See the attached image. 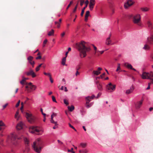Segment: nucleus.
<instances>
[{"mask_svg": "<svg viewBox=\"0 0 153 153\" xmlns=\"http://www.w3.org/2000/svg\"><path fill=\"white\" fill-rule=\"evenodd\" d=\"M33 57L31 56H30L27 58L29 63L32 65L33 68L34 67L35 64L34 62L33 61Z\"/></svg>", "mask_w": 153, "mask_h": 153, "instance_id": "nucleus-12", "label": "nucleus"}, {"mask_svg": "<svg viewBox=\"0 0 153 153\" xmlns=\"http://www.w3.org/2000/svg\"><path fill=\"white\" fill-rule=\"evenodd\" d=\"M69 126L71 128H72V129H73L74 128V127L72 126L70 123H69Z\"/></svg>", "mask_w": 153, "mask_h": 153, "instance_id": "nucleus-58", "label": "nucleus"}, {"mask_svg": "<svg viewBox=\"0 0 153 153\" xmlns=\"http://www.w3.org/2000/svg\"><path fill=\"white\" fill-rule=\"evenodd\" d=\"M21 104L22 105V106L21 108V109L22 110L23 108V103L22 102L21 103Z\"/></svg>", "mask_w": 153, "mask_h": 153, "instance_id": "nucleus-60", "label": "nucleus"}, {"mask_svg": "<svg viewBox=\"0 0 153 153\" xmlns=\"http://www.w3.org/2000/svg\"><path fill=\"white\" fill-rule=\"evenodd\" d=\"M19 111L18 110L16 111V112L15 114V117L16 118H18V116L19 115Z\"/></svg>", "mask_w": 153, "mask_h": 153, "instance_id": "nucleus-40", "label": "nucleus"}, {"mask_svg": "<svg viewBox=\"0 0 153 153\" xmlns=\"http://www.w3.org/2000/svg\"><path fill=\"white\" fill-rule=\"evenodd\" d=\"M120 66L117 67L116 71H118L119 70H120Z\"/></svg>", "mask_w": 153, "mask_h": 153, "instance_id": "nucleus-55", "label": "nucleus"}, {"mask_svg": "<svg viewBox=\"0 0 153 153\" xmlns=\"http://www.w3.org/2000/svg\"><path fill=\"white\" fill-rule=\"evenodd\" d=\"M43 142L40 138L37 139L33 143L32 146L34 150L37 153H40L42 148Z\"/></svg>", "mask_w": 153, "mask_h": 153, "instance_id": "nucleus-3", "label": "nucleus"}, {"mask_svg": "<svg viewBox=\"0 0 153 153\" xmlns=\"http://www.w3.org/2000/svg\"><path fill=\"white\" fill-rule=\"evenodd\" d=\"M143 100H141L140 101L137 102L135 104V106L137 109H139L142 104Z\"/></svg>", "mask_w": 153, "mask_h": 153, "instance_id": "nucleus-13", "label": "nucleus"}, {"mask_svg": "<svg viewBox=\"0 0 153 153\" xmlns=\"http://www.w3.org/2000/svg\"><path fill=\"white\" fill-rule=\"evenodd\" d=\"M52 100L53 101L56 102V100L55 97L54 96H52Z\"/></svg>", "mask_w": 153, "mask_h": 153, "instance_id": "nucleus-44", "label": "nucleus"}, {"mask_svg": "<svg viewBox=\"0 0 153 153\" xmlns=\"http://www.w3.org/2000/svg\"><path fill=\"white\" fill-rule=\"evenodd\" d=\"M80 145L83 147V148H85L86 146V143H82L80 144Z\"/></svg>", "mask_w": 153, "mask_h": 153, "instance_id": "nucleus-41", "label": "nucleus"}, {"mask_svg": "<svg viewBox=\"0 0 153 153\" xmlns=\"http://www.w3.org/2000/svg\"><path fill=\"white\" fill-rule=\"evenodd\" d=\"M80 153H87L88 151L86 150H79V151Z\"/></svg>", "mask_w": 153, "mask_h": 153, "instance_id": "nucleus-34", "label": "nucleus"}, {"mask_svg": "<svg viewBox=\"0 0 153 153\" xmlns=\"http://www.w3.org/2000/svg\"><path fill=\"white\" fill-rule=\"evenodd\" d=\"M54 30L53 29H52L51 30L48 32V35L49 36H51L53 35L54 34Z\"/></svg>", "mask_w": 153, "mask_h": 153, "instance_id": "nucleus-28", "label": "nucleus"}, {"mask_svg": "<svg viewBox=\"0 0 153 153\" xmlns=\"http://www.w3.org/2000/svg\"><path fill=\"white\" fill-rule=\"evenodd\" d=\"M22 80L21 81L20 83L22 85L24 84L25 82H26V80L28 79V78L24 77L23 76H22Z\"/></svg>", "mask_w": 153, "mask_h": 153, "instance_id": "nucleus-25", "label": "nucleus"}, {"mask_svg": "<svg viewBox=\"0 0 153 153\" xmlns=\"http://www.w3.org/2000/svg\"><path fill=\"white\" fill-rule=\"evenodd\" d=\"M5 125L2 121H0V131L4 129V128Z\"/></svg>", "mask_w": 153, "mask_h": 153, "instance_id": "nucleus-23", "label": "nucleus"}, {"mask_svg": "<svg viewBox=\"0 0 153 153\" xmlns=\"http://www.w3.org/2000/svg\"><path fill=\"white\" fill-rule=\"evenodd\" d=\"M65 32H63V33H62L61 34V36H62V37H63L65 35Z\"/></svg>", "mask_w": 153, "mask_h": 153, "instance_id": "nucleus-56", "label": "nucleus"}, {"mask_svg": "<svg viewBox=\"0 0 153 153\" xmlns=\"http://www.w3.org/2000/svg\"><path fill=\"white\" fill-rule=\"evenodd\" d=\"M147 24L149 29L152 30L153 29V26L151 22L149 21H148L147 22Z\"/></svg>", "mask_w": 153, "mask_h": 153, "instance_id": "nucleus-21", "label": "nucleus"}, {"mask_svg": "<svg viewBox=\"0 0 153 153\" xmlns=\"http://www.w3.org/2000/svg\"><path fill=\"white\" fill-rule=\"evenodd\" d=\"M68 108L69 110L71 112L74 109V107L73 105H71V107L68 106Z\"/></svg>", "mask_w": 153, "mask_h": 153, "instance_id": "nucleus-27", "label": "nucleus"}, {"mask_svg": "<svg viewBox=\"0 0 153 153\" xmlns=\"http://www.w3.org/2000/svg\"><path fill=\"white\" fill-rule=\"evenodd\" d=\"M81 68V66L80 64H79L76 67V71H78Z\"/></svg>", "mask_w": 153, "mask_h": 153, "instance_id": "nucleus-37", "label": "nucleus"}, {"mask_svg": "<svg viewBox=\"0 0 153 153\" xmlns=\"http://www.w3.org/2000/svg\"><path fill=\"white\" fill-rule=\"evenodd\" d=\"M25 74L27 76H31L33 78L35 77L36 76L34 72L31 68H30L28 71L25 72Z\"/></svg>", "mask_w": 153, "mask_h": 153, "instance_id": "nucleus-8", "label": "nucleus"}, {"mask_svg": "<svg viewBox=\"0 0 153 153\" xmlns=\"http://www.w3.org/2000/svg\"><path fill=\"white\" fill-rule=\"evenodd\" d=\"M24 140L25 142L26 150L28 151L29 150V148L28 147L29 144V141L26 138H25Z\"/></svg>", "mask_w": 153, "mask_h": 153, "instance_id": "nucleus-17", "label": "nucleus"}, {"mask_svg": "<svg viewBox=\"0 0 153 153\" xmlns=\"http://www.w3.org/2000/svg\"><path fill=\"white\" fill-rule=\"evenodd\" d=\"M101 95V93H99L97 95V98H98L99 97H100V96Z\"/></svg>", "mask_w": 153, "mask_h": 153, "instance_id": "nucleus-61", "label": "nucleus"}, {"mask_svg": "<svg viewBox=\"0 0 153 153\" xmlns=\"http://www.w3.org/2000/svg\"><path fill=\"white\" fill-rule=\"evenodd\" d=\"M80 73L78 71H76V72L75 73V75L76 76H77L79 75Z\"/></svg>", "mask_w": 153, "mask_h": 153, "instance_id": "nucleus-49", "label": "nucleus"}, {"mask_svg": "<svg viewBox=\"0 0 153 153\" xmlns=\"http://www.w3.org/2000/svg\"><path fill=\"white\" fill-rule=\"evenodd\" d=\"M76 47L79 52L80 56L81 58L85 57L87 55L86 52L90 51L91 49L87 45L86 43L84 41L76 44Z\"/></svg>", "mask_w": 153, "mask_h": 153, "instance_id": "nucleus-1", "label": "nucleus"}, {"mask_svg": "<svg viewBox=\"0 0 153 153\" xmlns=\"http://www.w3.org/2000/svg\"><path fill=\"white\" fill-rule=\"evenodd\" d=\"M133 23L141 27L142 24L141 21V18L140 14H137L134 16L132 19Z\"/></svg>", "mask_w": 153, "mask_h": 153, "instance_id": "nucleus-4", "label": "nucleus"}, {"mask_svg": "<svg viewBox=\"0 0 153 153\" xmlns=\"http://www.w3.org/2000/svg\"><path fill=\"white\" fill-rule=\"evenodd\" d=\"M73 2L72 1H71L70 2L69 4L68 5L67 7L66 8V10H68V8L70 7L71 5L73 3Z\"/></svg>", "mask_w": 153, "mask_h": 153, "instance_id": "nucleus-45", "label": "nucleus"}, {"mask_svg": "<svg viewBox=\"0 0 153 153\" xmlns=\"http://www.w3.org/2000/svg\"><path fill=\"white\" fill-rule=\"evenodd\" d=\"M150 58L151 59V61H153V54H152L151 55Z\"/></svg>", "mask_w": 153, "mask_h": 153, "instance_id": "nucleus-57", "label": "nucleus"}, {"mask_svg": "<svg viewBox=\"0 0 153 153\" xmlns=\"http://www.w3.org/2000/svg\"><path fill=\"white\" fill-rule=\"evenodd\" d=\"M134 89V86H132L129 89H128L126 91V94H129L131 93L133 91Z\"/></svg>", "mask_w": 153, "mask_h": 153, "instance_id": "nucleus-18", "label": "nucleus"}, {"mask_svg": "<svg viewBox=\"0 0 153 153\" xmlns=\"http://www.w3.org/2000/svg\"><path fill=\"white\" fill-rule=\"evenodd\" d=\"M95 0H90V3L89 4V9L91 10H93L94 6L95 4Z\"/></svg>", "mask_w": 153, "mask_h": 153, "instance_id": "nucleus-11", "label": "nucleus"}, {"mask_svg": "<svg viewBox=\"0 0 153 153\" xmlns=\"http://www.w3.org/2000/svg\"><path fill=\"white\" fill-rule=\"evenodd\" d=\"M20 100H19L16 105V107H18L19 106L20 103Z\"/></svg>", "mask_w": 153, "mask_h": 153, "instance_id": "nucleus-48", "label": "nucleus"}, {"mask_svg": "<svg viewBox=\"0 0 153 153\" xmlns=\"http://www.w3.org/2000/svg\"><path fill=\"white\" fill-rule=\"evenodd\" d=\"M111 39H109V38H107L105 41V44L107 45H109L111 44Z\"/></svg>", "mask_w": 153, "mask_h": 153, "instance_id": "nucleus-24", "label": "nucleus"}, {"mask_svg": "<svg viewBox=\"0 0 153 153\" xmlns=\"http://www.w3.org/2000/svg\"><path fill=\"white\" fill-rule=\"evenodd\" d=\"M80 5L81 6H82L83 5L84 3L85 2V0H80Z\"/></svg>", "mask_w": 153, "mask_h": 153, "instance_id": "nucleus-38", "label": "nucleus"}, {"mask_svg": "<svg viewBox=\"0 0 153 153\" xmlns=\"http://www.w3.org/2000/svg\"><path fill=\"white\" fill-rule=\"evenodd\" d=\"M50 77V81L51 82V83H53V79H52V77H51V76L49 77Z\"/></svg>", "mask_w": 153, "mask_h": 153, "instance_id": "nucleus-51", "label": "nucleus"}, {"mask_svg": "<svg viewBox=\"0 0 153 153\" xmlns=\"http://www.w3.org/2000/svg\"><path fill=\"white\" fill-rule=\"evenodd\" d=\"M8 105V103H6L4 105H3V109H4V108H5Z\"/></svg>", "mask_w": 153, "mask_h": 153, "instance_id": "nucleus-50", "label": "nucleus"}, {"mask_svg": "<svg viewBox=\"0 0 153 153\" xmlns=\"http://www.w3.org/2000/svg\"><path fill=\"white\" fill-rule=\"evenodd\" d=\"M30 132L38 134H42L43 131L38 127L31 126L29 128Z\"/></svg>", "mask_w": 153, "mask_h": 153, "instance_id": "nucleus-5", "label": "nucleus"}, {"mask_svg": "<svg viewBox=\"0 0 153 153\" xmlns=\"http://www.w3.org/2000/svg\"><path fill=\"white\" fill-rule=\"evenodd\" d=\"M92 105V104L91 103H86V102L85 104V106L86 108H88L90 107Z\"/></svg>", "mask_w": 153, "mask_h": 153, "instance_id": "nucleus-31", "label": "nucleus"}, {"mask_svg": "<svg viewBox=\"0 0 153 153\" xmlns=\"http://www.w3.org/2000/svg\"><path fill=\"white\" fill-rule=\"evenodd\" d=\"M55 24L57 25V28H59L60 27V23L58 22H55Z\"/></svg>", "mask_w": 153, "mask_h": 153, "instance_id": "nucleus-35", "label": "nucleus"}, {"mask_svg": "<svg viewBox=\"0 0 153 153\" xmlns=\"http://www.w3.org/2000/svg\"><path fill=\"white\" fill-rule=\"evenodd\" d=\"M44 75H45L48 76L49 77H50L51 76V74L50 73H47L46 72H44Z\"/></svg>", "mask_w": 153, "mask_h": 153, "instance_id": "nucleus-46", "label": "nucleus"}, {"mask_svg": "<svg viewBox=\"0 0 153 153\" xmlns=\"http://www.w3.org/2000/svg\"><path fill=\"white\" fill-rule=\"evenodd\" d=\"M96 84L97 85L98 89L100 90H102V85L99 83V81L96 82Z\"/></svg>", "mask_w": 153, "mask_h": 153, "instance_id": "nucleus-22", "label": "nucleus"}, {"mask_svg": "<svg viewBox=\"0 0 153 153\" xmlns=\"http://www.w3.org/2000/svg\"><path fill=\"white\" fill-rule=\"evenodd\" d=\"M73 148H71V150L68 149V152H71L72 153H75V152L73 151Z\"/></svg>", "mask_w": 153, "mask_h": 153, "instance_id": "nucleus-43", "label": "nucleus"}, {"mask_svg": "<svg viewBox=\"0 0 153 153\" xmlns=\"http://www.w3.org/2000/svg\"><path fill=\"white\" fill-rule=\"evenodd\" d=\"M153 109V108L151 107L149 109V110L150 111H151Z\"/></svg>", "mask_w": 153, "mask_h": 153, "instance_id": "nucleus-64", "label": "nucleus"}, {"mask_svg": "<svg viewBox=\"0 0 153 153\" xmlns=\"http://www.w3.org/2000/svg\"><path fill=\"white\" fill-rule=\"evenodd\" d=\"M39 69H40V68H39V67H38L37 66L36 68V71L37 72V71H38L39 70Z\"/></svg>", "mask_w": 153, "mask_h": 153, "instance_id": "nucleus-53", "label": "nucleus"}, {"mask_svg": "<svg viewBox=\"0 0 153 153\" xmlns=\"http://www.w3.org/2000/svg\"><path fill=\"white\" fill-rule=\"evenodd\" d=\"M21 138L18 137V136L15 134H12L11 135V140L13 144H15L16 142L17 139H19Z\"/></svg>", "mask_w": 153, "mask_h": 153, "instance_id": "nucleus-7", "label": "nucleus"}, {"mask_svg": "<svg viewBox=\"0 0 153 153\" xmlns=\"http://www.w3.org/2000/svg\"><path fill=\"white\" fill-rule=\"evenodd\" d=\"M89 3V1L88 0H86L85 1V4H86V6H85L82 9V12L81 13V16H82L83 14L84 13V10L85 9V8L87 7Z\"/></svg>", "mask_w": 153, "mask_h": 153, "instance_id": "nucleus-16", "label": "nucleus"}, {"mask_svg": "<svg viewBox=\"0 0 153 153\" xmlns=\"http://www.w3.org/2000/svg\"><path fill=\"white\" fill-rule=\"evenodd\" d=\"M134 16L132 14H129L127 16L129 18L131 19L132 18V19Z\"/></svg>", "mask_w": 153, "mask_h": 153, "instance_id": "nucleus-39", "label": "nucleus"}, {"mask_svg": "<svg viewBox=\"0 0 153 153\" xmlns=\"http://www.w3.org/2000/svg\"><path fill=\"white\" fill-rule=\"evenodd\" d=\"M25 115L27 119L30 123H33L35 122V117L31 114L26 112Z\"/></svg>", "mask_w": 153, "mask_h": 153, "instance_id": "nucleus-6", "label": "nucleus"}, {"mask_svg": "<svg viewBox=\"0 0 153 153\" xmlns=\"http://www.w3.org/2000/svg\"><path fill=\"white\" fill-rule=\"evenodd\" d=\"M116 85H112L111 82H110L106 86V88L109 90H111V91H114L116 88Z\"/></svg>", "mask_w": 153, "mask_h": 153, "instance_id": "nucleus-9", "label": "nucleus"}, {"mask_svg": "<svg viewBox=\"0 0 153 153\" xmlns=\"http://www.w3.org/2000/svg\"><path fill=\"white\" fill-rule=\"evenodd\" d=\"M95 97V96L93 95L91 96H88L86 97L85 100L86 103H88L92 99H93Z\"/></svg>", "mask_w": 153, "mask_h": 153, "instance_id": "nucleus-14", "label": "nucleus"}, {"mask_svg": "<svg viewBox=\"0 0 153 153\" xmlns=\"http://www.w3.org/2000/svg\"><path fill=\"white\" fill-rule=\"evenodd\" d=\"M102 68L99 67L98 68V71H93V74L95 75H98L101 73L100 71L102 70Z\"/></svg>", "mask_w": 153, "mask_h": 153, "instance_id": "nucleus-15", "label": "nucleus"}, {"mask_svg": "<svg viewBox=\"0 0 153 153\" xmlns=\"http://www.w3.org/2000/svg\"><path fill=\"white\" fill-rule=\"evenodd\" d=\"M64 102L67 105H68L69 104L68 101L65 99L64 100Z\"/></svg>", "mask_w": 153, "mask_h": 153, "instance_id": "nucleus-42", "label": "nucleus"}, {"mask_svg": "<svg viewBox=\"0 0 153 153\" xmlns=\"http://www.w3.org/2000/svg\"><path fill=\"white\" fill-rule=\"evenodd\" d=\"M23 123L21 122L18 123L16 126V128L18 130H20L22 128Z\"/></svg>", "mask_w": 153, "mask_h": 153, "instance_id": "nucleus-20", "label": "nucleus"}, {"mask_svg": "<svg viewBox=\"0 0 153 153\" xmlns=\"http://www.w3.org/2000/svg\"><path fill=\"white\" fill-rule=\"evenodd\" d=\"M66 57H64L62 59V64L63 65H65V62H66Z\"/></svg>", "mask_w": 153, "mask_h": 153, "instance_id": "nucleus-30", "label": "nucleus"}, {"mask_svg": "<svg viewBox=\"0 0 153 153\" xmlns=\"http://www.w3.org/2000/svg\"><path fill=\"white\" fill-rule=\"evenodd\" d=\"M93 47H94V49L95 50V51H96L97 50V48L96 47H95V46H94V45H93Z\"/></svg>", "mask_w": 153, "mask_h": 153, "instance_id": "nucleus-63", "label": "nucleus"}, {"mask_svg": "<svg viewBox=\"0 0 153 153\" xmlns=\"http://www.w3.org/2000/svg\"><path fill=\"white\" fill-rule=\"evenodd\" d=\"M105 73H103L100 76V77L102 78H103V76H104L105 75Z\"/></svg>", "mask_w": 153, "mask_h": 153, "instance_id": "nucleus-54", "label": "nucleus"}, {"mask_svg": "<svg viewBox=\"0 0 153 153\" xmlns=\"http://www.w3.org/2000/svg\"><path fill=\"white\" fill-rule=\"evenodd\" d=\"M141 77L143 79H149L150 80V82L148 83V86L146 89L147 90L149 89L150 88V85L153 83V72L147 73L144 72L141 75Z\"/></svg>", "mask_w": 153, "mask_h": 153, "instance_id": "nucleus-2", "label": "nucleus"}, {"mask_svg": "<svg viewBox=\"0 0 153 153\" xmlns=\"http://www.w3.org/2000/svg\"><path fill=\"white\" fill-rule=\"evenodd\" d=\"M104 52V51H99V52L101 54H102Z\"/></svg>", "mask_w": 153, "mask_h": 153, "instance_id": "nucleus-62", "label": "nucleus"}, {"mask_svg": "<svg viewBox=\"0 0 153 153\" xmlns=\"http://www.w3.org/2000/svg\"><path fill=\"white\" fill-rule=\"evenodd\" d=\"M26 85H28L29 86H30V88L31 89H33L35 90L36 88V85H33L32 83L31 82H29L28 83H26Z\"/></svg>", "mask_w": 153, "mask_h": 153, "instance_id": "nucleus-19", "label": "nucleus"}, {"mask_svg": "<svg viewBox=\"0 0 153 153\" xmlns=\"http://www.w3.org/2000/svg\"><path fill=\"white\" fill-rule=\"evenodd\" d=\"M50 121L51 123L54 124L55 126H57L58 125V124L57 123V122L54 121L53 119H51L50 120Z\"/></svg>", "mask_w": 153, "mask_h": 153, "instance_id": "nucleus-32", "label": "nucleus"}, {"mask_svg": "<svg viewBox=\"0 0 153 153\" xmlns=\"http://www.w3.org/2000/svg\"><path fill=\"white\" fill-rule=\"evenodd\" d=\"M57 141L58 142V143H59L61 144H63V143L62 142H61L60 140H57Z\"/></svg>", "mask_w": 153, "mask_h": 153, "instance_id": "nucleus-59", "label": "nucleus"}, {"mask_svg": "<svg viewBox=\"0 0 153 153\" xmlns=\"http://www.w3.org/2000/svg\"><path fill=\"white\" fill-rule=\"evenodd\" d=\"M90 14V12L89 11H87L86 12L85 14V17H88Z\"/></svg>", "mask_w": 153, "mask_h": 153, "instance_id": "nucleus-36", "label": "nucleus"}, {"mask_svg": "<svg viewBox=\"0 0 153 153\" xmlns=\"http://www.w3.org/2000/svg\"><path fill=\"white\" fill-rule=\"evenodd\" d=\"M134 3V1L131 0H128L124 4V7L126 8H127L133 5Z\"/></svg>", "mask_w": 153, "mask_h": 153, "instance_id": "nucleus-10", "label": "nucleus"}, {"mask_svg": "<svg viewBox=\"0 0 153 153\" xmlns=\"http://www.w3.org/2000/svg\"><path fill=\"white\" fill-rule=\"evenodd\" d=\"M47 40L46 39H45L43 43V47H44L45 46V45L47 43Z\"/></svg>", "mask_w": 153, "mask_h": 153, "instance_id": "nucleus-47", "label": "nucleus"}, {"mask_svg": "<svg viewBox=\"0 0 153 153\" xmlns=\"http://www.w3.org/2000/svg\"><path fill=\"white\" fill-rule=\"evenodd\" d=\"M41 58V56L40 55L38 56L36 58V59H40Z\"/></svg>", "mask_w": 153, "mask_h": 153, "instance_id": "nucleus-52", "label": "nucleus"}, {"mask_svg": "<svg viewBox=\"0 0 153 153\" xmlns=\"http://www.w3.org/2000/svg\"><path fill=\"white\" fill-rule=\"evenodd\" d=\"M141 9L142 11L144 12H146L148 11L149 10V8H147V7L141 8Z\"/></svg>", "mask_w": 153, "mask_h": 153, "instance_id": "nucleus-29", "label": "nucleus"}, {"mask_svg": "<svg viewBox=\"0 0 153 153\" xmlns=\"http://www.w3.org/2000/svg\"><path fill=\"white\" fill-rule=\"evenodd\" d=\"M125 66L126 67L128 68L131 69L132 68V66L130 64L127 63H126L124 64Z\"/></svg>", "mask_w": 153, "mask_h": 153, "instance_id": "nucleus-26", "label": "nucleus"}, {"mask_svg": "<svg viewBox=\"0 0 153 153\" xmlns=\"http://www.w3.org/2000/svg\"><path fill=\"white\" fill-rule=\"evenodd\" d=\"M78 3H79V1H78L77 2V3L76 4V5L74 9L73 10V13H75L76 12V9H77V6H78Z\"/></svg>", "mask_w": 153, "mask_h": 153, "instance_id": "nucleus-33", "label": "nucleus"}]
</instances>
